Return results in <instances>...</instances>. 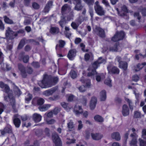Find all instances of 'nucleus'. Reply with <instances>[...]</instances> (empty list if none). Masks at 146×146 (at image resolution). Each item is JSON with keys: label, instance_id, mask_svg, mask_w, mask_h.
<instances>
[{"label": "nucleus", "instance_id": "obj_1", "mask_svg": "<svg viewBox=\"0 0 146 146\" xmlns=\"http://www.w3.org/2000/svg\"><path fill=\"white\" fill-rule=\"evenodd\" d=\"M106 62L105 59H103L101 57L99 58L98 60L94 62L91 66L88 69L89 72L88 73V76L94 77L95 75L96 80L97 82H100L105 78V75L103 73L97 74L96 69L100 66V64L102 63L104 64Z\"/></svg>", "mask_w": 146, "mask_h": 146}, {"label": "nucleus", "instance_id": "obj_2", "mask_svg": "<svg viewBox=\"0 0 146 146\" xmlns=\"http://www.w3.org/2000/svg\"><path fill=\"white\" fill-rule=\"evenodd\" d=\"M0 87L3 89V90L5 92V95H7L8 96H5V100L8 102H10L13 108H14L15 105V100L13 96L12 92L10 91L9 87L7 85L5 84L2 82H0Z\"/></svg>", "mask_w": 146, "mask_h": 146}, {"label": "nucleus", "instance_id": "obj_3", "mask_svg": "<svg viewBox=\"0 0 146 146\" xmlns=\"http://www.w3.org/2000/svg\"><path fill=\"white\" fill-rule=\"evenodd\" d=\"M58 81V78L57 77H54L52 81L47 79L44 77L42 80L38 83L39 86L42 88H46L51 87L56 83Z\"/></svg>", "mask_w": 146, "mask_h": 146}, {"label": "nucleus", "instance_id": "obj_4", "mask_svg": "<svg viewBox=\"0 0 146 146\" xmlns=\"http://www.w3.org/2000/svg\"><path fill=\"white\" fill-rule=\"evenodd\" d=\"M135 128H132L128 129L127 131H126L127 132L125 134V137L127 139L129 133L131 132H133V133H131L130 135V136L132 137L133 139L130 143V146H137V138L138 135L135 133Z\"/></svg>", "mask_w": 146, "mask_h": 146}, {"label": "nucleus", "instance_id": "obj_5", "mask_svg": "<svg viewBox=\"0 0 146 146\" xmlns=\"http://www.w3.org/2000/svg\"><path fill=\"white\" fill-rule=\"evenodd\" d=\"M81 81L82 83L85 84V85L80 86L78 89L80 92H83L85 91L86 88H89L90 86V81L89 80H84L82 78L81 80Z\"/></svg>", "mask_w": 146, "mask_h": 146}, {"label": "nucleus", "instance_id": "obj_6", "mask_svg": "<svg viewBox=\"0 0 146 146\" xmlns=\"http://www.w3.org/2000/svg\"><path fill=\"white\" fill-rule=\"evenodd\" d=\"M125 35L124 33L122 31L117 32L111 38V40L114 42H116L121 40L123 38Z\"/></svg>", "mask_w": 146, "mask_h": 146}, {"label": "nucleus", "instance_id": "obj_7", "mask_svg": "<svg viewBox=\"0 0 146 146\" xmlns=\"http://www.w3.org/2000/svg\"><path fill=\"white\" fill-rule=\"evenodd\" d=\"M17 35V33L12 31L10 28L8 27L6 31V35L8 38L12 39L15 38Z\"/></svg>", "mask_w": 146, "mask_h": 146}, {"label": "nucleus", "instance_id": "obj_8", "mask_svg": "<svg viewBox=\"0 0 146 146\" xmlns=\"http://www.w3.org/2000/svg\"><path fill=\"white\" fill-rule=\"evenodd\" d=\"M52 139L55 144L54 146H61L62 144L60 138L56 133H54L52 135Z\"/></svg>", "mask_w": 146, "mask_h": 146}, {"label": "nucleus", "instance_id": "obj_9", "mask_svg": "<svg viewBox=\"0 0 146 146\" xmlns=\"http://www.w3.org/2000/svg\"><path fill=\"white\" fill-rule=\"evenodd\" d=\"M93 29L94 33L99 35L102 37H104L105 36L104 31L103 29L96 26L93 27Z\"/></svg>", "mask_w": 146, "mask_h": 146}, {"label": "nucleus", "instance_id": "obj_10", "mask_svg": "<svg viewBox=\"0 0 146 146\" xmlns=\"http://www.w3.org/2000/svg\"><path fill=\"white\" fill-rule=\"evenodd\" d=\"M116 60L119 62V67L120 68L124 70H126L127 68V63L125 62H121V58L119 56H117Z\"/></svg>", "mask_w": 146, "mask_h": 146}, {"label": "nucleus", "instance_id": "obj_11", "mask_svg": "<svg viewBox=\"0 0 146 146\" xmlns=\"http://www.w3.org/2000/svg\"><path fill=\"white\" fill-rule=\"evenodd\" d=\"M83 21V19L82 17H80L76 20L75 22H73L71 24V26L74 29H76L79 25Z\"/></svg>", "mask_w": 146, "mask_h": 146}, {"label": "nucleus", "instance_id": "obj_12", "mask_svg": "<svg viewBox=\"0 0 146 146\" xmlns=\"http://www.w3.org/2000/svg\"><path fill=\"white\" fill-rule=\"evenodd\" d=\"M94 9L96 13L99 15L102 16L104 15L105 11L101 6L94 7Z\"/></svg>", "mask_w": 146, "mask_h": 146}, {"label": "nucleus", "instance_id": "obj_13", "mask_svg": "<svg viewBox=\"0 0 146 146\" xmlns=\"http://www.w3.org/2000/svg\"><path fill=\"white\" fill-rule=\"evenodd\" d=\"M107 68L108 72L110 74H118L119 72V69L115 67H112L109 66Z\"/></svg>", "mask_w": 146, "mask_h": 146}, {"label": "nucleus", "instance_id": "obj_14", "mask_svg": "<svg viewBox=\"0 0 146 146\" xmlns=\"http://www.w3.org/2000/svg\"><path fill=\"white\" fill-rule=\"evenodd\" d=\"M76 50L75 49H71L69 51L68 54V57L70 60H72L76 56Z\"/></svg>", "mask_w": 146, "mask_h": 146}, {"label": "nucleus", "instance_id": "obj_15", "mask_svg": "<svg viewBox=\"0 0 146 146\" xmlns=\"http://www.w3.org/2000/svg\"><path fill=\"white\" fill-rule=\"evenodd\" d=\"M81 0H73L74 4H76L75 7V10L77 11H80L83 7V6L81 3Z\"/></svg>", "mask_w": 146, "mask_h": 146}, {"label": "nucleus", "instance_id": "obj_16", "mask_svg": "<svg viewBox=\"0 0 146 146\" xmlns=\"http://www.w3.org/2000/svg\"><path fill=\"white\" fill-rule=\"evenodd\" d=\"M57 88L55 87L44 91L43 94L46 96H48L52 95L57 90Z\"/></svg>", "mask_w": 146, "mask_h": 146}, {"label": "nucleus", "instance_id": "obj_17", "mask_svg": "<svg viewBox=\"0 0 146 146\" xmlns=\"http://www.w3.org/2000/svg\"><path fill=\"white\" fill-rule=\"evenodd\" d=\"M2 135H4L7 133H11L12 132V128L10 125H7L5 127L3 130H1Z\"/></svg>", "mask_w": 146, "mask_h": 146}, {"label": "nucleus", "instance_id": "obj_18", "mask_svg": "<svg viewBox=\"0 0 146 146\" xmlns=\"http://www.w3.org/2000/svg\"><path fill=\"white\" fill-rule=\"evenodd\" d=\"M122 113L124 116H126L129 114V108L127 105L124 104L123 106Z\"/></svg>", "mask_w": 146, "mask_h": 146}, {"label": "nucleus", "instance_id": "obj_19", "mask_svg": "<svg viewBox=\"0 0 146 146\" xmlns=\"http://www.w3.org/2000/svg\"><path fill=\"white\" fill-rule=\"evenodd\" d=\"M13 122L16 127H19L21 124V121L19 119V115L16 114L14 115L13 118Z\"/></svg>", "mask_w": 146, "mask_h": 146}, {"label": "nucleus", "instance_id": "obj_20", "mask_svg": "<svg viewBox=\"0 0 146 146\" xmlns=\"http://www.w3.org/2000/svg\"><path fill=\"white\" fill-rule=\"evenodd\" d=\"M97 102V98L95 97H93L90 103V108L91 109L93 110L95 108Z\"/></svg>", "mask_w": 146, "mask_h": 146}, {"label": "nucleus", "instance_id": "obj_21", "mask_svg": "<svg viewBox=\"0 0 146 146\" xmlns=\"http://www.w3.org/2000/svg\"><path fill=\"white\" fill-rule=\"evenodd\" d=\"M116 10L118 12V15L121 16L125 15L126 13L128 12L126 7L125 5H123L122 7L121 11L120 13L119 12L118 9L117 8Z\"/></svg>", "mask_w": 146, "mask_h": 146}, {"label": "nucleus", "instance_id": "obj_22", "mask_svg": "<svg viewBox=\"0 0 146 146\" xmlns=\"http://www.w3.org/2000/svg\"><path fill=\"white\" fill-rule=\"evenodd\" d=\"M71 10V8L67 4L64 5L62 7L61 9V12L62 15L69 12Z\"/></svg>", "mask_w": 146, "mask_h": 146}, {"label": "nucleus", "instance_id": "obj_23", "mask_svg": "<svg viewBox=\"0 0 146 146\" xmlns=\"http://www.w3.org/2000/svg\"><path fill=\"white\" fill-rule=\"evenodd\" d=\"M33 120L36 122L40 121L42 119V116L39 114L35 113L33 115Z\"/></svg>", "mask_w": 146, "mask_h": 146}, {"label": "nucleus", "instance_id": "obj_24", "mask_svg": "<svg viewBox=\"0 0 146 146\" xmlns=\"http://www.w3.org/2000/svg\"><path fill=\"white\" fill-rule=\"evenodd\" d=\"M119 47V46H117V45H115L114 46L113 48H110L108 49V48H106V47H104L103 48L102 52H104L105 51H108V50L112 51H119L118 48Z\"/></svg>", "mask_w": 146, "mask_h": 146}, {"label": "nucleus", "instance_id": "obj_25", "mask_svg": "<svg viewBox=\"0 0 146 146\" xmlns=\"http://www.w3.org/2000/svg\"><path fill=\"white\" fill-rule=\"evenodd\" d=\"M74 111L76 115H78L82 113V110L81 107L76 105L74 107Z\"/></svg>", "mask_w": 146, "mask_h": 146}, {"label": "nucleus", "instance_id": "obj_26", "mask_svg": "<svg viewBox=\"0 0 146 146\" xmlns=\"http://www.w3.org/2000/svg\"><path fill=\"white\" fill-rule=\"evenodd\" d=\"M52 4V2L50 1L48 2L47 3L45 6L44 11V12L48 13L50 10V9L51 7Z\"/></svg>", "mask_w": 146, "mask_h": 146}, {"label": "nucleus", "instance_id": "obj_27", "mask_svg": "<svg viewBox=\"0 0 146 146\" xmlns=\"http://www.w3.org/2000/svg\"><path fill=\"white\" fill-rule=\"evenodd\" d=\"M18 68L21 72L23 76L24 77H25L26 76V72L25 68L21 64H18Z\"/></svg>", "mask_w": 146, "mask_h": 146}, {"label": "nucleus", "instance_id": "obj_28", "mask_svg": "<svg viewBox=\"0 0 146 146\" xmlns=\"http://www.w3.org/2000/svg\"><path fill=\"white\" fill-rule=\"evenodd\" d=\"M91 136L92 138L95 140H98L102 137V135L99 133H92Z\"/></svg>", "mask_w": 146, "mask_h": 146}, {"label": "nucleus", "instance_id": "obj_29", "mask_svg": "<svg viewBox=\"0 0 146 146\" xmlns=\"http://www.w3.org/2000/svg\"><path fill=\"white\" fill-rule=\"evenodd\" d=\"M51 106V105L50 104H45L42 106H40L38 108L40 111H44L47 110Z\"/></svg>", "mask_w": 146, "mask_h": 146}, {"label": "nucleus", "instance_id": "obj_30", "mask_svg": "<svg viewBox=\"0 0 146 146\" xmlns=\"http://www.w3.org/2000/svg\"><path fill=\"white\" fill-rule=\"evenodd\" d=\"M111 137L117 141H118L120 139V136L118 132H114L111 134Z\"/></svg>", "mask_w": 146, "mask_h": 146}, {"label": "nucleus", "instance_id": "obj_31", "mask_svg": "<svg viewBox=\"0 0 146 146\" xmlns=\"http://www.w3.org/2000/svg\"><path fill=\"white\" fill-rule=\"evenodd\" d=\"M145 65H146V62H145L141 64H137L135 68V71L137 72L139 71Z\"/></svg>", "mask_w": 146, "mask_h": 146}, {"label": "nucleus", "instance_id": "obj_32", "mask_svg": "<svg viewBox=\"0 0 146 146\" xmlns=\"http://www.w3.org/2000/svg\"><path fill=\"white\" fill-rule=\"evenodd\" d=\"M106 98V91L104 90L102 91L100 93V98L101 101H104Z\"/></svg>", "mask_w": 146, "mask_h": 146}, {"label": "nucleus", "instance_id": "obj_33", "mask_svg": "<svg viewBox=\"0 0 146 146\" xmlns=\"http://www.w3.org/2000/svg\"><path fill=\"white\" fill-rule=\"evenodd\" d=\"M59 29L57 27H51L50 30V32L53 34H56L58 33Z\"/></svg>", "mask_w": 146, "mask_h": 146}, {"label": "nucleus", "instance_id": "obj_34", "mask_svg": "<svg viewBox=\"0 0 146 146\" xmlns=\"http://www.w3.org/2000/svg\"><path fill=\"white\" fill-rule=\"evenodd\" d=\"M61 104L62 106L67 111H68L72 108L70 104L64 102L61 103Z\"/></svg>", "mask_w": 146, "mask_h": 146}, {"label": "nucleus", "instance_id": "obj_35", "mask_svg": "<svg viewBox=\"0 0 146 146\" xmlns=\"http://www.w3.org/2000/svg\"><path fill=\"white\" fill-rule=\"evenodd\" d=\"M26 94H27V95L25 98V102L28 103V102L31 99L32 96L28 92H27Z\"/></svg>", "mask_w": 146, "mask_h": 146}, {"label": "nucleus", "instance_id": "obj_36", "mask_svg": "<svg viewBox=\"0 0 146 146\" xmlns=\"http://www.w3.org/2000/svg\"><path fill=\"white\" fill-rule=\"evenodd\" d=\"M94 119L98 122H102L103 121V118L100 116L98 115H95L94 117Z\"/></svg>", "mask_w": 146, "mask_h": 146}, {"label": "nucleus", "instance_id": "obj_37", "mask_svg": "<svg viewBox=\"0 0 146 146\" xmlns=\"http://www.w3.org/2000/svg\"><path fill=\"white\" fill-rule=\"evenodd\" d=\"M65 33L66 37L68 38H69L71 36V33L68 32V31L69 30V27H65Z\"/></svg>", "mask_w": 146, "mask_h": 146}, {"label": "nucleus", "instance_id": "obj_38", "mask_svg": "<svg viewBox=\"0 0 146 146\" xmlns=\"http://www.w3.org/2000/svg\"><path fill=\"white\" fill-rule=\"evenodd\" d=\"M140 146H146V140H144L141 138L139 139Z\"/></svg>", "mask_w": 146, "mask_h": 146}, {"label": "nucleus", "instance_id": "obj_39", "mask_svg": "<svg viewBox=\"0 0 146 146\" xmlns=\"http://www.w3.org/2000/svg\"><path fill=\"white\" fill-rule=\"evenodd\" d=\"M141 116V113L138 111H134V117L135 118L140 117Z\"/></svg>", "mask_w": 146, "mask_h": 146}, {"label": "nucleus", "instance_id": "obj_40", "mask_svg": "<svg viewBox=\"0 0 146 146\" xmlns=\"http://www.w3.org/2000/svg\"><path fill=\"white\" fill-rule=\"evenodd\" d=\"M70 75L71 77L73 79L75 78L77 76V74L76 72L72 70H71L70 72Z\"/></svg>", "mask_w": 146, "mask_h": 146}, {"label": "nucleus", "instance_id": "obj_41", "mask_svg": "<svg viewBox=\"0 0 146 146\" xmlns=\"http://www.w3.org/2000/svg\"><path fill=\"white\" fill-rule=\"evenodd\" d=\"M25 39H23L20 41L18 46V49H20L22 48L24 45L25 43Z\"/></svg>", "mask_w": 146, "mask_h": 146}, {"label": "nucleus", "instance_id": "obj_42", "mask_svg": "<svg viewBox=\"0 0 146 146\" xmlns=\"http://www.w3.org/2000/svg\"><path fill=\"white\" fill-rule=\"evenodd\" d=\"M126 101L129 104V106L130 109L132 110H133V106H132V101L129 99L128 98H126L125 99Z\"/></svg>", "mask_w": 146, "mask_h": 146}, {"label": "nucleus", "instance_id": "obj_43", "mask_svg": "<svg viewBox=\"0 0 146 146\" xmlns=\"http://www.w3.org/2000/svg\"><path fill=\"white\" fill-rule=\"evenodd\" d=\"M139 11H141L142 14L143 15L146 16V8H142L141 7L138 8Z\"/></svg>", "mask_w": 146, "mask_h": 146}, {"label": "nucleus", "instance_id": "obj_44", "mask_svg": "<svg viewBox=\"0 0 146 146\" xmlns=\"http://www.w3.org/2000/svg\"><path fill=\"white\" fill-rule=\"evenodd\" d=\"M133 93L135 95L136 98L137 100H138L139 98L140 97L141 95V94L137 93V91L136 90L134 91H133Z\"/></svg>", "mask_w": 146, "mask_h": 146}, {"label": "nucleus", "instance_id": "obj_45", "mask_svg": "<svg viewBox=\"0 0 146 146\" xmlns=\"http://www.w3.org/2000/svg\"><path fill=\"white\" fill-rule=\"evenodd\" d=\"M4 18V21L6 23L8 24H12L13 23L12 21L8 18H7L6 16H5Z\"/></svg>", "mask_w": 146, "mask_h": 146}, {"label": "nucleus", "instance_id": "obj_46", "mask_svg": "<svg viewBox=\"0 0 146 146\" xmlns=\"http://www.w3.org/2000/svg\"><path fill=\"white\" fill-rule=\"evenodd\" d=\"M142 137L144 139L146 140V129H143L142 131Z\"/></svg>", "mask_w": 146, "mask_h": 146}, {"label": "nucleus", "instance_id": "obj_47", "mask_svg": "<svg viewBox=\"0 0 146 146\" xmlns=\"http://www.w3.org/2000/svg\"><path fill=\"white\" fill-rule=\"evenodd\" d=\"M104 83L105 84L110 86H112L111 84V80L109 78L106 80L104 82Z\"/></svg>", "mask_w": 146, "mask_h": 146}, {"label": "nucleus", "instance_id": "obj_48", "mask_svg": "<svg viewBox=\"0 0 146 146\" xmlns=\"http://www.w3.org/2000/svg\"><path fill=\"white\" fill-rule=\"evenodd\" d=\"M93 56L92 54L91 53L89 54H86L85 55V59L86 60H88L90 57Z\"/></svg>", "mask_w": 146, "mask_h": 146}, {"label": "nucleus", "instance_id": "obj_49", "mask_svg": "<svg viewBox=\"0 0 146 146\" xmlns=\"http://www.w3.org/2000/svg\"><path fill=\"white\" fill-rule=\"evenodd\" d=\"M68 127L69 129H72L74 127V125L72 121L70 120V121L68 123Z\"/></svg>", "mask_w": 146, "mask_h": 146}, {"label": "nucleus", "instance_id": "obj_50", "mask_svg": "<svg viewBox=\"0 0 146 146\" xmlns=\"http://www.w3.org/2000/svg\"><path fill=\"white\" fill-rule=\"evenodd\" d=\"M44 102V100L42 98H39L37 100V103L39 105L43 104Z\"/></svg>", "mask_w": 146, "mask_h": 146}, {"label": "nucleus", "instance_id": "obj_51", "mask_svg": "<svg viewBox=\"0 0 146 146\" xmlns=\"http://www.w3.org/2000/svg\"><path fill=\"white\" fill-rule=\"evenodd\" d=\"M78 130H80L83 127V125L82 124V121L80 120H79L78 121Z\"/></svg>", "mask_w": 146, "mask_h": 146}, {"label": "nucleus", "instance_id": "obj_52", "mask_svg": "<svg viewBox=\"0 0 146 146\" xmlns=\"http://www.w3.org/2000/svg\"><path fill=\"white\" fill-rule=\"evenodd\" d=\"M29 60V56H28L26 55L24 56L22 60L23 62L25 63L27 62Z\"/></svg>", "mask_w": 146, "mask_h": 146}, {"label": "nucleus", "instance_id": "obj_53", "mask_svg": "<svg viewBox=\"0 0 146 146\" xmlns=\"http://www.w3.org/2000/svg\"><path fill=\"white\" fill-rule=\"evenodd\" d=\"M139 79V76L137 75H135L133 76L132 80L133 81L137 82Z\"/></svg>", "mask_w": 146, "mask_h": 146}, {"label": "nucleus", "instance_id": "obj_54", "mask_svg": "<svg viewBox=\"0 0 146 146\" xmlns=\"http://www.w3.org/2000/svg\"><path fill=\"white\" fill-rule=\"evenodd\" d=\"M59 47L61 48L63 47L65 44V42H64V41L62 40H59Z\"/></svg>", "mask_w": 146, "mask_h": 146}, {"label": "nucleus", "instance_id": "obj_55", "mask_svg": "<svg viewBox=\"0 0 146 146\" xmlns=\"http://www.w3.org/2000/svg\"><path fill=\"white\" fill-rule=\"evenodd\" d=\"M84 1L86 2L88 5L92 4L94 2V0H83Z\"/></svg>", "mask_w": 146, "mask_h": 146}, {"label": "nucleus", "instance_id": "obj_56", "mask_svg": "<svg viewBox=\"0 0 146 146\" xmlns=\"http://www.w3.org/2000/svg\"><path fill=\"white\" fill-rule=\"evenodd\" d=\"M60 108H56L53 110V113L54 114H56L60 111Z\"/></svg>", "mask_w": 146, "mask_h": 146}, {"label": "nucleus", "instance_id": "obj_57", "mask_svg": "<svg viewBox=\"0 0 146 146\" xmlns=\"http://www.w3.org/2000/svg\"><path fill=\"white\" fill-rule=\"evenodd\" d=\"M58 96L57 95L56 96H54L53 97H50L49 98V100H50L54 101L58 99Z\"/></svg>", "mask_w": 146, "mask_h": 146}, {"label": "nucleus", "instance_id": "obj_58", "mask_svg": "<svg viewBox=\"0 0 146 146\" xmlns=\"http://www.w3.org/2000/svg\"><path fill=\"white\" fill-rule=\"evenodd\" d=\"M33 7L35 9H38L39 8V5L36 3H34L32 4Z\"/></svg>", "mask_w": 146, "mask_h": 146}, {"label": "nucleus", "instance_id": "obj_59", "mask_svg": "<svg viewBox=\"0 0 146 146\" xmlns=\"http://www.w3.org/2000/svg\"><path fill=\"white\" fill-rule=\"evenodd\" d=\"M102 2L106 6H110L107 0H102Z\"/></svg>", "mask_w": 146, "mask_h": 146}, {"label": "nucleus", "instance_id": "obj_60", "mask_svg": "<svg viewBox=\"0 0 146 146\" xmlns=\"http://www.w3.org/2000/svg\"><path fill=\"white\" fill-rule=\"evenodd\" d=\"M67 139L68 140V141L66 142L67 144H70L71 143H74L75 142V140L74 139H72L70 140L69 139Z\"/></svg>", "mask_w": 146, "mask_h": 146}, {"label": "nucleus", "instance_id": "obj_61", "mask_svg": "<svg viewBox=\"0 0 146 146\" xmlns=\"http://www.w3.org/2000/svg\"><path fill=\"white\" fill-rule=\"evenodd\" d=\"M4 106L3 104L0 103V114H1L3 111Z\"/></svg>", "mask_w": 146, "mask_h": 146}, {"label": "nucleus", "instance_id": "obj_62", "mask_svg": "<svg viewBox=\"0 0 146 146\" xmlns=\"http://www.w3.org/2000/svg\"><path fill=\"white\" fill-rule=\"evenodd\" d=\"M47 123L49 124H51L54 123L55 122V121L54 119H51L49 120L46 121Z\"/></svg>", "mask_w": 146, "mask_h": 146}, {"label": "nucleus", "instance_id": "obj_63", "mask_svg": "<svg viewBox=\"0 0 146 146\" xmlns=\"http://www.w3.org/2000/svg\"><path fill=\"white\" fill-rule=\"evenodd\" d=\"M74 98V96L72 95H69L68 97V100L69 101H72Z\"/></svg>", "mask_w": 146, "mask_h": 146}, {"label": "nucleus", "instance_id": "obj_64", "mask_svg": "<svg viewBox=\"0 0 146 146\" xmlns=\"http://www.w3.org/2000/svg\"><path fill=\"white\" fill-rule=\"evenodd\" d=\"M32 65L35 67L37 68L39 67V65L38 62H33L32 63Z\"/></svg>", "mask_w": 146, "mask_h": 146}]
</instances>
